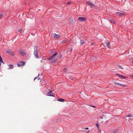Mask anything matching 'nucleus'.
Instances as JSON below:
<instances>
[{"instance_id": "nucleus-1", "label": "nucleus", "mask_w": 133, "mask_h": 133, "mask_svg": "<svg viewBox=\"0 0 133 133\" xmlns=\"http://www.w3.org/2000/svg\"><path fill=\"white\" fill-rule=\"evenodd\" d=\"M34 55L35 57L37 59L39 58V57L38 54V47L37 46H35L34 47Z\"/></svg>"}, {"instance_id": "nucleus-2", "label": "nucleus", "mask_w": 133, "mask_h": 133, "mask_svg": "<svg viewBox=\"0 0 133 133\" xmlns=\"http://www.w3.org/2000/svg\"><path fill=\"white\" fill-rule=\"evenodd\" d=\"M46 95L48 96L55 97V94L52 92V91L50 89H48L46 92Z\"/></svg>"}, {"instance_id": "nucleus-3", "label": "nucleus", "mask_w": 133, "mask_h": 133, "mask_svg": "<svg viewBox=\"0 0 133 133\" xmlns=\"http://www.w3.org/2000/svg\"><path fill=\"white\" fill-rule=\"evenodd\" d=\"M57 52H56L52 56H50L47 59L48 60H52L55 58V57L57 55Z\"/></svg>"}, {"instance_id": "nucleus-4", "label": "nucleus", "mask_w": 133, "mask_h": 133, "mask_svg": "<svg viewBox=\"0 0 133 133\" xmlns=\"http://www.w3.org/2000/svg\"><path fill=\"white\" fill-rule=\"evenodd\" d=\"M50 61V63L53 65H55L58 63V61L56 59H55L53 60H51Z\"/></svg>"}, {"instance_id": "nucleus-5", "label": "nucleus", "mask_w": 133, "mask_h": 133, "mask_svg": "<svg viewBox=\"0 0 133 133\" xmlns=\"http://www.w3.org/2000/svg\"><path fill=\"white\" fill-rule=\"evenodd\" d=\"M25 62L24 61H19L17 63V65L18 67L23 66L25 65Z\"/></svg>"}, {"instance_id": "nucleus-6", "label": "nucleus", "mask_w": 133, "mask_h": 133, "mask_svg": "<svg viewBox=\"0 0 133 133\" xmlns=\"http://www.w3.org/2000/svg\"><path fill=\"white\" fill-rule=\"evenodd\" d=\"M6 52L7 53L10 54L12 56H14L15 55L14 52L10 50H7L6 51Z\"/></svg>"}, {"instance_id": "nucleus-7", "label": "nucleus", "mask_w": 133, "mask_h": 133, "mask_svg": "<svg viewBox=\"0 0 133 133\" xmlns=\"http://www.w3.org/2000/svg\"><path fill=\"white\" fill-rule=\"evenodd\" d=\"M115 75L116 76L118 77H119L121 79H125L127 78V77H125V76L123 75H120V74H118V73H116L115 74Z\"/></svg>"}, {"instance_id": "nucleus-8", "label": "nucleus", "mask_w": 133, "mask_h": 133, "mask_svg": "<svg viewBox=\"0 0 133 133\" xmlns=\"http://www.w3.org/2000/svg\"><path fill=\"white\" fill-rule=\"evenodd\" d=\"M52 36L56 39H58L60 38V36L59 35L56 34H53L52 35Z\"/></svg>"}, {"instance_id": "nucleus-9", "label": "nucleus", "mask_w": 133, "mask_h": 133, "mask_svg": "<svg viewBox=\"0 0 133 133\" xmlns=\"http://www.w3.org/2000/svg\"><path fill=\"white\" fill-rule=\"evenodd\" d=\"M116 15L118 16L121 17L124 16L125 15V14L121 12H118L116 13Z\"/></svg>"}, {"instance_id": "nucleus-10", "label": "nucleus", "mask_w": 133, "mask_h": 133, "mask_svg": "<svg viewBox=\"0 0 133 133\" xmlns=\"http://www.w3.org/2000/svg\"><path fill=\"white\" fill-rule=\"evenodd\" d=\"M78 19L80 22H82L86 20V18L83 17H79Z\"/></svg>"}, {"instance_id": "nucleus-11", "label": "nucleus", "mask_w": 133, "mask_h": 133, "mask_svg": "<svg viewBox=\"0 0 133 133\" xmlns=\"http://www.w3.org/2000/svg\"><path fill=\"white\" fill-rule=\"evenodd\" d=\"M18 51L19 53L24 56L25 55H26V53L24 52V51L20 49H19L18 50Z\"/></svg>"}, {"instance_id": "nucleus-12", "label": "nucleus", "mask_w": 133, "mask_h": 133, "mask_svg": "<svg viewBox=\"0 0 133 133\" xmlns=\"http://www.w3.org/2000/svg\"><path fill=\"white\" fill-rule=\"evenodd\" d=\"M86 40H85V41L83 39L81 40L80 42V45L81 46H82L83 44L86 42Z\"/></svg>"}, {"instance_id": "nucleus-13", "label": "nucleus", "mask_w": 133, "mask_h": 133, "mask_svg": "<svg viewBox=\"0 0 133 133\" xmlns=\"http://www.w3.org/2000/svg\"><path fill=\"white\" fill-rule=\"evenodd\" d=\"M106 46L109 48H110V43L109 41L106 42Z\"/></svg>"}, {"instance_id": "nucleus-14", "label": "nucleus", "mask_w": 133, "mask_h": 133, "mask_svg": "<svg viewBox=\"0 0 133 133\" xmlns=\"http://www.w3.org/2000/svg\"><path fill=\"white\" fill-rule=\"evenodd\" d=\"M70 23L72 24H73L74 23V21L72 18H70Z\"/></svg>"}, {"instance_id": "nucleus-15", "label": "nucleus", "mask_w": 133, "mask_h": 133, "mask_svg": "<svg viewBox=\"0 0 133 133\" xmlns=\"http://www.w3.org/2000/svg\"><path fill=\"white\" fill-rule=\"evenodd\" d=\"M95 125L97 127V129L99 131V130L101 131V130L100 128V127L99 124L98 123H97L95 124Z\"/></svg>"}, {"instance_id": "nucleus-16", "label": "nucleus", "mask_w": 133, "mask_h": 133, "mask_svg": "<svg viewBox=\"0 0 133 133\" xmlns=\"http://www.w3.org/2000/svg\"><path fill=\"white\" fill-rule=\"evenodd\" d=\"M90 6L91 8H96V6L95 5L92 3V4L90 5Z\"/></svg>"}, {"instance_id": "nucleus-17", "label": "nucleus", "mask_w": 133, "mask_h": 133, "mask_svg": "<svg viewBox=\"0 0 133 133\" xmlns=\"http://www.w3.org/2000/svg\"><path fill=\"white\" fill-rule=\"evenodd\" d=\"M90 6L91 8H96V6L95 5L92 3V4L90 5Z\"/></svg>"}, {"instance_id": "nucleus-18", "label": "nucleus", "mask_w": 133, "mask_h": 133, "mask_svg": "<svg viewBox=\"0 0 133 133\" xmlns=\"http://www.w3.org/2000/svg\"><path fill=\"white\" fill-rule=\"evenodd\" d=\"M91 58L92 59L95 60H96L97 59V57L93 55L91 56Z\"/></svg>"}, {"instance_id": "nucleus-19", "label": "nucleus", "mask_w": 133, "mask_h": 133, "mask_svg": "<svg viewBox=\"0 0 133 133\" xmlns=\"http://www.w3.org/2000/svg\"><path fill=\"white\" fill-rule=\"evenodd\" d=\"M57 100L58 101H59V102H63L64 101V99H62V98H58L57 99Z\"/></svg>"}, {"instance_id": "nucleus-20", "label": "nucleus", "mask_w": 133, "mask_h": 133, "mask_svg": "<svg viewBox=\"0 0 133 133\" xmlns=\"http://www.w3.org/2000/svg\"><path fill=\"white\" fill-rule=\"evenodd\" d=\"M8 66L9 67V68L10 69H13L14 68V65H13L11 64H9L8 65Z\"/></svg>"}, {"instance_id": "nucleus-21", "label": "nucleus", "mask_w": 133, "mask_h": 133, "mask_svg": "<svg viewBox=\"0 0 133 133\" xmlns=\"http://www.w3.org/2000/svg\"><path fill=\"white\" fill-rule=\"evenodd\" d=\"M86 3L87 4H88L90 5L92 4V3L90 2L89 1H86Z\"/></svg>"}, {"instance_id": "nucleus-22", "label": "nucleus", "mask_w": 133, "mask_h": 133, "mask_svg": "<svg viewBox=\"0 0 133 133\" xmlns=\"http://www.w3.org/2000/svg\"><path fill=\"white\" fill-rule=\"evenodd\" d=\"M113 83L115 85H119L120 86L121 85V84H120V83H119L116 82H113Z\"/></svg>"}, {"instance_id": "nucleus-23", "label": "nucleus", "mask_w": 133, "mask_h": 133, "mask_svg": "<svg viewBox=\"0 0 133 133\" xmlns=\"http://www.w3.org/2000/svg\"><path fill=\"white\" fill-rule=\"evenodd\" d=\"M67 40H64L61 43V44H63L64 43H66V42H67Z\"/></svg>"}, {"instance_id": "nucleus-24", "label": "nucleus", "mask_w": 133, "mask_h": 133, "mask_svg": "<svg viewBox=\"0 0 133 133\" xmlns=\"http://www.w3.org/2000/svg\"><path fill=\"white\" fill-rule=\"evenodd\" d=\"M110 22H111L113 23L114 24H116L115 22L114 21V20L113 19H111L110 20Z\"/></svg>"}, {"instance_id": "nucleus-25", "label": "nucleus", "mask_w": 133, "mask_h": 133, "mask_svg": "<svg viewBox=\"0 0 133 133\" xmlns=\"http://www.w3.org/2000/svg\"><path fill=\"white\" fill-rule=\"evenodd\" d=\"M22 29H19L18 30V32H19L20 33H21L22 32Z\"/></svg>"}, {"instance_id": "nucleus-26", "label": "nucleus", "mask_w": 133, "mask_h": 133, "mask_svg": "<svg viewBox=\"0 0 133 133\" xmlns=\"http://www.w3.org/2000/svg\"><path fill=\"white\" fill-rule=\"evenodd\" d=\"M118 131V129H115L113 131V133H117V131Z\"/></svg>"}, {"instance_id": "nucleus-27", "label": "nucleus", "mask_w": 133, "mask_h": 133, "mask_svg": "<svg viewBox=\"0 0 133 133\" xmlns=\"http://www.w3.org/2000/svg\"><path fill=\"white\" fill-rule=\"evenodd\" d=\"M117 66L119 67V68H121L122 69H123L124 68L122 66H121V65H118Z\"/></svg>"}, {"instance_id": "nucleus-28", "label": "nucleus", "mask_w": 133, "mask_h": 133, "mask_svg": "<svg viewBox=\"0 0 133 133\" xmlns=\"http://www.w3.org/2000/svg\"><path fill=\"white\" fill-rule=\"evenodd\" d=\"M130 62L132 63H133V58H131L130 59Z\"/></svg>"}, {"instance_id": "nucleus-29", "label": "nucleus", "mask_w": 133, "mask_h": 133, "mask_svg": "<svg viewBox=\"0 0 133 133\" xmlns=\"http://www.w3.org/2000/svg\"><path fill=\"white\" fill-rule=\"evenodd\" d=\"M132 116L131 115V114H128L126 117H132Z\"/></svg>"}, {"instance_id": "nucleus-30", "label": "nucleus", "mask_w": 133, "mask_h": 133, "mask_svg": "<svg viewBox=\"0 0 133 133\" xmlns=\"http://www.w3.org/2000/svg\"><path fill=\"white\" fill-rule=\"evenodd\" d=\"M61 119L60 118L56 120V121L57 122H60Z\"/></svg>"}, {"instance_id": "nucleus-31", "label": "nucleus", "mask_w": 133, "mask_h": 133, "mask_svg": "<svg viewBox=\"0 0 133 133\" xmlns=\"http://www.w3.org/2000/svg\"><path fill=\"white\" fill-rule=\"evenodd\" d=\"M120 86L123 87H126L127 86V85L124 84H121Z\"/></svg>"}, {"instance_id": "nucleus-32", "label": "nucleus", "mask_w": 133, "mask_h": 133, "mask_svg": "<svg viewBox=\"0 0 133 133\" xmlns=\"http://www.w3.org/2000/svg\"><path fill=\"white\" fill-rule=\"evenodd\" d=\"M66 4H67L70 5L71 4V3L70 2L68 1L66 3Z\"/></svg>"}, {"instance_id": "nucleus-33", "label": "nucleus", "mask_w": 133, "mask_h": 133, "mask_svg": "<svg viewBox=\"0 0 133 133\" xmlns=\"http://www.w3.org/2000/svg\"><path fill=\"white\" fill-rule=\"evenodd\" d=\"M2 58L1 57V55H0V62H2Z\"/></svg>"}, {"instance_id": "nucleus-34", "label": "nucleus", "mask_w": 133, "mask_h": 133, "mask_svg": "<svg viewBox=\"0 0 133 133\" xmlns=\"http://www.w3.org/2000/svg\"><path fill=\"white\" fill-rule=\"evenodd\" d=\"M62 57V55L60 54V55H59V56H58V58H61Z\"/></svg>"}, {"instance_id": "nucleus-35", "label": "nucleus", "mask_w": 133, "mask_h": 133, "mask_svg": "<svg viewBox=\"0 0 133 133\" xmlns=\"http://www.w3.org/2000/svg\"><path fill=\"white\" fill-rule=\"evenodd\" d=\"M67 70V68L66 67H65L63 69V70L64 71H66Z\"/></svg>"}, {"instance_id": "nucleus-36", "label": "nucleus", "mask_w": 133, "mask_h": 133, "mask_svg": "<svg viewBox=\"0 0 133 133\" xmlns=\"http://www.w3.org/2000/svg\"><path fill=\"white\" fill-rule=\"evenodd\" d=\"M89 106H90L91 107H92L93 108H96V107L95 106H94V105H92L91 104V105H89Z\"/></svg>"}, {"instance_id": "nucleus-37", "label": "nucleus", "mask_w": 133, "mask_h": 133, "mask_svg": "<svg viewBox=\"0 0 133 133\" xmlns=\"http://www.w3.org/2000/svg\"><path fill=\"white\" fill-rule=\"evenodd\" d=\"M3 15V14L2 13L0 14V18Z\"/></svg>"}, {"instance_id": "nucleus-38", "label": "nucleus", "mask_w": 133, "mask_h": 133, "mask_svg": "<svg viewBox=\"0 0 133 133\" xmlns=\"http://www.w3.org/2000/svg\"><path fill=\"white\" fill-rule=\"evenodd\" d=\"M38 80H40V82H41V81H42V79L40 77H39V78H38Z\"/></svg>"}, {"instance_id": "nucleus-39", "label": "nucleus", "mask_w": 133, "mask_h": 133, "mask_svg": "<svg viewBox=\"0 0 133 133\" xmlns=\"http://www.w3.org/2000/svg\"><path fill=\"white\" fill-rule=\"evenodd\" d=\"M99 118H100L102 119H103V117L102 116H100L99 117Z\"/></svg>"}, {"instance_id": "nucleus-40", "label": "nucleus", "mask_w": 133, "mask_h": 133, "mask_svg": "<svg viewBox=\"0 0 133 133\" xmlns=\"http://www.w3.org/2000/svg\"><path fill=\"white\" fill-rule=\"evenodd\" d=\"M37 78H38V77H35V78H34V81H35V80Z\"/></svg>"}, {"instance_id": "nucleus-41", "label": "nucleus", "mask_w": 133, "mask_h": 133, "mask_svg": "<svg viewBox=\"0 0 133 133\" xmlns=\"http://www.w3.org/2000/svg\"><path fill=\"white\" fill-rule=\"evenodd\" d=\"M70 79H72V80H74L73 79V78H72V77H70Z\"/></svg>"}, {"instance_id": "nucleus-42", "label": "nucleus", "mask_w": 133, "mask_h": 133, "mask_svg": "<svg viewBox=\"0 0 133 133\" xmlns=\"http://www.w3.org/2000/svg\"><path fill=\"white\" fill-rule=\"evenodd\" d=\"M40 75V74H38V76H37V77L38 78V77H39V76Z\"/></svg>"}, {"instance_id": "nucleus-43", "label": "nucleus", "mask_w": 133, "mask_h": 133, "mask_svg": "<svg viewBox=\"0 0 133 133\" xmlns=\"http://www.w3.org/2000/svg\"><path fill=\"white\" fill-rule=\"evenodd\" d=\"M72 49H71L70 50V51L71 52H72Z\"/></svg>"}, {"instance_id": "nucleus-44", "label": "nucleus", "mask_w": 133, "mask_h": 133, "mask_svg": "<svg viewBox=\"0 0 133 133\" xmlns=\"http://www.w3.org/2000/svg\"><path fill=\"white\" fill-rule=\"evenodd\" d=\"M85 129L86 130H87L89 129V128H85Z\"/></svg>"}, {"instance_id": "nucleus-45", "label": "nucleus", "mask_w": 133, "mask_h": 133, "mask_svg": "<svg viewBox=\"0 0 133 133\" xmlns=\"http://www.w3.org/2000/svg\"><path fill=\"white\" fill-rule=\"evenodd\" d=\"M130 76L132 78H133V75Z\"/></svg>"}, {"instance_id": "nucleus-46", "label": "nucleus", "mask_w": 133, "mask_h": 133, "mask_svg": "<svg viewBox=\"0 0 133 133\" xmlns=\"http://www.w3.org/2000/svg\"><path fill=\"white\" fill-rule=\"evenodd\" d=\"M89 130L86 133H89Z\"/></svg>"}, {"instance_id": "nucleus-47", "label": "nucleus", "mask_w": 133, "mask_h": 133, "mask_svg": "<svg viewBox=\"0 0 133 133\" xmlns=\"http://www.w3.org/2000/svg\"><path fill=\"white\" fill-rule=\"evenodd\" d=\"M1 62L3 64H5V63L4 62H3V61H2V62Z\"/></svg>"}, {"instance_id": "nucleus-48", "label": "nucleus", "mask_w": 133, "mask_h": 133, "mask_svg": "<svg viewBox=\"0 0 133 133\" xmlns=\"http://www.w3.org/2000/svg\"><path fill=\"white\" fill-rule=\"evenodd\" d=\"M94 43H91V45H92V44H94Z\"/></svg>"}, {"instance_id": "nucleus-49", "label": "nucleus", "mask_w": 133, "mask_h": 133, "mask_svg": "<svg viewBox=\"0 0 133 133\" xmlns=\"http://www.w3.org/2000/svg\"><path fill=\"white\" fill-rule=\"evenodd\" d=\"M1 62H0V66H1Z\"/></svg>"}]
</instances>
